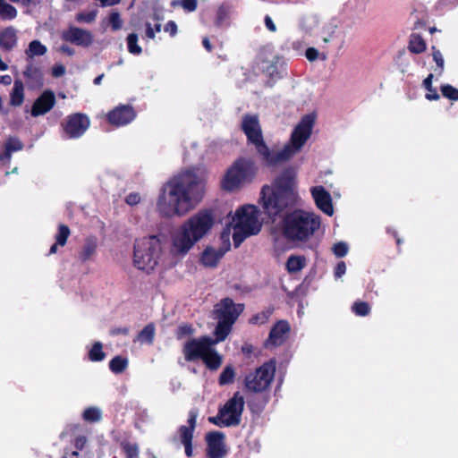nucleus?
<instances>
[{"label": "nucleus", "instance_id": "nucleus-47", "mask_svg": "<svg viewBox=\"0 0 458 458\" xmlns=\"http://www.w3.org/2000/svg\"><path fill=\"white\" fill-rule=\"evenodd\" d=\"M348 244L344 242H339L334 244L332 250L337 258H343L348 253Z\"/></svg>", "mask_w": 458, "mask_h": 458}, {"label": "nucleus", "instance_id": "nucleus-24", "mask_svg": "<svg viewBox=\"0 0 458 458\" xmlns=\"http://www.w3.org/2000/svg\"><path fill=\"white\" fill-rule=\"evenodd\" d=\"M98 249V239L93 236L88 237L79 253V258L82 262L88 261L93 258Z\"/></svg>", "mask_w": 458, "mask_h": 458}, {"label": "nucleus", "instance_id": "nucleus-54", "mask_svg": "<svg viewBox=\"0 0 458 458\" xmlns=\"http://www.w3.org/2000/svg\"><path fill=\"white\" fill-rule=\"evenodd\" d=\"M346 272V265L344 261H340L337 263L335 269V278H340Z\"/></svg>", "mask_w": 458, "mask_h": 458}, {"label": "nucleus", "instance_id": "nucleus-43", "mask_svg": "<svg viewBox=\"0 0 458 458\" xmlns=\"http://www.w3.org/2000/svg\"><path fill=\"white\" fill-rule=\"evenodd\" d=\"M70 235V229L68 226L64 225H61L58 229V233L55 236V240L57 244L60 246H64L66 243V241Z\"/></svg>", "mask_w": 458, "mask_h": 458}, {"label": "nucleus", "instance_id": "nucleus-63", "mask_svg": "<svg viewBox=\"0 0 458 458\" xmlns=\"http://www.w3.org/2000/svg\"><path fill=\"white\" fill-rule=\"evenodd\" d=\"M202 45L203 47H205V49L208 52H211L212 50V46H211V43L209 41V39L208 38H204L202 39Z\"/></svg>", "mask_w": 458, "mask_h": 458}, {"label": "nucleus", "instance_id": "nucleus-27", "mask_svg": "<svg viewBox=\"0 0 458 458\" xmlns=\"http://www.w3.org/2000/svg\"><path fill=\"white\" fill-rule=\"evenodd\" d=\"M285 266L289 273L300 272L306 266V259L304 256L291 255Z\"/></svg>", "mask_w": 458, "mask_h": 458}, {"label": "nucleus", "instance_id": "nucleus-5", "mask_svg": "<svg viewBox=\"0 0 458 458\" xmlns=\"http://www.w3.org/2000/svg\"><path fill=\"white\" fill-rule=\"evenodd\" d=\"M320 216L313 212L295 209L283 219L284 236L293 241L305 242L319 229Z\"/></svg>", "mask_w": 458, "mask_h": 458}, {"label": "nucleus", "instance_id": "nucleus-49", "mask_svg": "<svg viewBox=\"0 0 458 458\" xmlns=\"http://www.w3.org/2000/svg\"><path fill=\"white\" fill-rule=\"evenodd\" d=\"M109 23L113 30H118L123 26V21L117 12H113L109 15Z\"/></svg>", "mask_w": 458, "mask_h": 458}, {"label": "nucleus", "instance_id": "nucleus-62", "mask_svg": "<svg viewBox=\"0 0 458 458\" xmlns=\"http://www.w3.org/2000/svg\"><path fill=\"white\" fill-rule=\"evenodd\" d=\"M86 443V437H79L76 438L75 446L78 449H81Z\"/></svg>", "mask_w": 458, "mask_h": 458}, {"label": "nucleus", "instance_id": "nucleus-37", "mask_svg": "<svg viewBox=\"0 0 458 458\" xmlns=\"http://www.w3.org/2000/svg\"><path fill=\"white\" fill-rule=\"evenodd\" d=\"M101 410L97 407L87 408L82 413L83 420L88 422H98L101 420Z\"/></svg>", "mask_w": 458, "mask_h": 458}, {"label": "nucleus", "instance_id": "nucleus-29", "mask_svg": "<svg viewBox=\"0 0 458 458\" xmlns=\"http://www.w3.org/2000/svg\"><path fill=\"white\" fill-rule=\"evenodd\" d=\"M230 8L227 5H221L216 11L215 24L219 28H226L230 25Z\"/></svg>", "mask_w": 458, "mask_h": 458}, {"label": "nucleus", "instance_id": "nucleus-8", "mask_svg": "<svg viewBox=\"0 0 458 458\" xmlns=\"http://www.w3.org/2000/svg\"><path fill=\"white\" fill-rule=\"evenodd\" d=\"M161 242L155 235L137 239L134 243L133 263L142 271L149 273L157 265Z\"/></svg>", "mask_w": 458, "mask_h": 458}, {"label": "nucleus", "instance_id": "nucleus-26", "mask_svg": "<svg viewBox=\"0 0 458 458\" xmlns=\"http://www.w3.org/2000/svg\"><path fill=\"white\" fill-rule=\"evenodd\" d=\"M47 48L39 40L35 39L30 42L28 48L25 50V55L28 59H32L36 56H42L46 55Z\"/></svg>", "mask_w": 458, "mask_h": 458}, {"label": "nucleus", "instance_id": "nucleus-46", "mask_svg": "<svg viewBox=\"0 0 458 458\" xmlns=\"http://www.w3.org/2000/svg\"><path fill=\"white\" fill-rule=\"evenodd\" d=\"M173 4L181 5L186 12H194L198 6V0H176L173 2Z\"/></svg>", "mask_w": 458, "mask_h": 458}, {"label": "nucleus", "instance_id": "nucleus-21", "mask_svg": "<svg viewBox=\"0 0 458 458\" xmlns=\"http://www.w3.org/2000/svg\"><path fill=\"white\" fill-rule=\"evenodd\" d=\"M228 248L219 247L215 249L213 247H207L200 257L201 264L207 267H215L219 260L224 257Z\"/></svg>", "mask_w": 458, "mask_h": 458}, {"label": "nucleus", "instance_id": "nucleus-15", "mask_svg": "<svg viewBox=\"0 0 458 458\" xmlns=\"http://www.w3.org/2000/svg\"><path fill=\"white\" fill-rule=\"evenodd\" d=\"M225 437V434L220 431H212L207 434L208 458H224L227 454Z\"/></svg>", "mask_w": 458, "mask_h": 458}, {"label": "nucleus", "instance_id": "nucleus-33", "mask_svg": "<svg viewBox=\"0 0 458 458\" xmlns=\"http://www.w3.org/2000/svg\"><path fill=\"white\" fill-rule=\"evenodd\" d=\"M106 358V353L103 352V344L100 342H96L89 351V359L93 362L102 361Z\"/></svg>", "mask_w": 458, "mask_h": 458}, {"label": "nucleus", "instance_id": "nucleus-40", "mask_svg": "<svg viewBox=\"0 0 458 458\" xmlns=\"http://www.w3.org/2000/svg\"><path fill=\"white\" fill-rule=\"evenodd\" d=\"M352 310L357 316L364 317L369 314L370 307L368 302L365 301H356L352 306Z\"/></svg>", "mask_w": 458, "mask_h": 458}, {"label": "nucleus", "instance_id": "nucleus-60", "mask_svg": "<svg viewBox=\"0 0 458 458\" xmlns=\"http://www.w3.org/2000/svg\"><path fill=\"white\" fill-rule=\"evenodd\" d=\"M0 83L8 86L12 83V77L8 74L0 75Z\"/></svg>", "mask_w": 458, "mask_h": 458}, {"label": "nucleus", "instance_id": "nucleus-20", "mask_svg": "<svg viewBox=\"0 0 458 458\" xmlns=\"http://www.w3.org/2000/svg\"><path fill=\"white\" fill-rule=\"evenodd\" d=\"M316 206L327 216H332L334 208L332 198L323 186H316L310 190Z\"/></svg>", "mask_w": 458, "mask_h": 458}, {"label": "nucleus", "instance_id": "nucleus-9", "mask_svg": "<svg viewBox=\"0 0 458 458\" xmlns=\"http://www.w3.org/2000/svg\"><path fill=\"white\" fill-rule=\"evenodd\" d=\"M244 397L235 392L227 402L219 407L217 414L208 418V421L219 428L239 426L244 410Z\"/></svg>", "mask_w": 458, "mask_h": 458}, {"label": "nucleus", "instance_id": "nucleus-56", "mask_svg": "<svg viewBox=\"0 0 458 458\" xmlns=\"http://www.w3.org/2000/svg\"><path fill=\"white\" fill-rule=\"evenodd\" d=\"M59 51L63 54L69 55V56H72L75 54V50L66 44L60 46Z\"/></svg>", "mask_w": 458, "mask_h": 458}, {"label": "nucleus", "instance_id": "nucleus-23", "mask_svg": "<svg viewBox=\"0 0 458 458\" xmlns=\"http://www.w3.org/2000/svg\"><path fill=\"white\" fill-rule=\"evenodd\" d=\"M23 76L26 79L27 85L31 89L41 88L43 86V73L41 69L32 64H27L23 71Z\"/></svg>", "mask_w": 458, "mask_h": 458}, {"label": "nucleus", "instance_id": "nucleus-55", "mask_svg": "<svg viewBox=\"0 0 458 458\" xmlns=\"http://www.w3.org/2000/svg\"><path fill=\"white\" fill-rule=\"evenodd\" d=\"M140 200V196L138 193H130L125 199L126 203L130 206L138 204Z\"/></svg>", "mask_w": 458, "mask_h": 458}, {"label": "nucleus", "instance_id": "nucleus-14", "mask_svg": "<svg viewBox=\"0 0 458 458\" xmlns=\"http://www.w3.org/2000/svg\"><path fill=\"white\" fill-rule=\"evenodd\" d=\"M243 310V304H236L230 298H225L221 300L220 302L216 306V313L217 318L230 322L232 324H234Z\"/></svg>", "mask_w": 458, "mask_h": 458}, {"label": "nucleus", "instance_id": "nucleus-51", "mask_svg": "<svg viewBox=\"0 0 458 458\" xmlns=\"http://www.w3.org/2000/svg\"><path fill=\"white\" fill-rule=\"evenodd\" d=\"M164 30L165 32H168L170 34L171 37H174L177 33V25L175 23V21H169L165 28H164Z\"/></svg>", "mask_w": 458, "mask_h": 458}, {"label": "nucleus", "instance_id": "nucleus-50", "mask_svg": "<svg viewBox=\"0 0 458 458\" xmlns=\"http://www.w3.org/2000/svg\"><path fill=\"white\" fill-rule=\"evenodd\" d=\"M123 449L127 458H136L139 454V448L136 444L126 443L123 445Z\"/></svg>", "mask_w": 458, "mask_h": 458}, {"label": "nucleus", "instance_id": "nucleus-22", "mask_svg": "<svg viewBox=\"0 0 458 458\" xmlns=\"http://www.w3.org/2000/svg\"><path fill=\"white\" fill-rule=\"evenodd\" d=\"M17 34L18 30L13 26L2 30L0 31V48L5 52L12 51L18 43Z\"/></svg>", "mask_w": 458, "mask_h": 458}, {"label": "nucleus", "instance_id": "nucleus-12", "mask_svg": "<svg viewBox=\"0 0 458 458\" xmlns=\"http://www.w3.org/2000/svg\"><path fill=\"white\" fill-rule=\"evenodd\" d=\"M90 124L88 115L81 113H75L68 115L62 123L65 139H78L89 129Z\"/></svg>", "mask_w": 458, "mask_h": 458}, {"label": "nucleus", "instance_id": "nucleus-31", "mask_svg": "<svg viewBox=\"0 0 458 458\" xmlns=\"http://www.w3.org/2000/svg\"><path fill=\"white\" fill-rule=\"evenodd\" d=\"M128 367V359L120 355L114 357L109 361V369L114 374L123 372Z\"/></svg>", "mask_w": 458, "mask_h": 458}, {"label": "nucleus", "instance_id": "nucleus-44", "mask_svg": "<svg viewBox=\"0 0 458 458\" xmlns=\"http://www.w3.org/2000/svg\"><path fill=\"white\" fill-rule=\"evenodd\" d=\"M98 15L97 10H92L89 13H79L76 14L75 19L78 22L90 23L96 20Z\"/></svg>", "mask_w": 458, "mask_h": 458}, {"label": "nucleus", "instance_id": "nucleus-28", "mask_svg": "<svg viewBox=\"0 0 458 458\" xmlns=\"http://www.w3.org/2000/svg\"><path fill=\"white\" fill-rule=\"evenodd\" d=\"M233 325V324L230 322L218 319L217 325L215 329L216 339H213V341H216V344L219 342L224 341L227 337V335L230 334L232 330Z\"/></svg>", "mask_w": 458, "mask_h": 458}, {"label": "nucleus", "instance_id": "nucleus-1", "mask_svg": "<svg viewBox=\"0 0 458 458\" xmlns=\"http://www.w3.org/2000/svg\"><path fill=\"white\" fill-rule=\"evenodd\" d=\"M316 115H304L295 126L291 134L290 141L278 151L271 150L264 141L259 117L254 114H245L242 120V130L248 142L254 145L258 154L267 165H276L289 160L297 154L310 139L315 123Z\"/></svg>", "mask_w": 458, "mask_h": 458}, {"label": "nucleus", "instance_id": "nucleus-18", "mask_svg": "<svg viewBox=\"0 0 458 458\" xmlns=\"http://www.w3.org/2000/svg\"><path fill=\"white\" fill-rule=\"evenodd\" d=\"M136 116L132 106L121 105L111 110L107 115V121L115 126H124L134 120Z\"/></svg>", "mask_w": 458, "mask_h": 458}, {"label": "nucleus", "instance_id": "nucleus-48", "mask_svg": "<svg viewBox=\"0 0 458 458\" xmlns=\"http://www.w3.org/2000/svg\"><path fill=\"white\" fill-rule=\"evenodd\" d=\"M194 330L191 326L184 324L178 327L176 330V337L177 339H182L187 336H191L193 334Z\"/></svg>", "mask_w": 458, "mask_h": 458}, {"label": "nucleus", "instance_id": "nucleus-19", "mask_svg": "<svg viewBox=\"0 0 458 458\" xmlns=\"http://www.w3.org/2000/svg\"><path fill=\"white\" fill-rule=\"evenodd\" d=\"M55 104V96L50 89L45 90L34 102L31 115L37 117L49 112Z\"/></svg>", "mask_w": 458, "mask_h": 458}, {"label": "nucleus", "instance_id": "nucleus-59", "mask_svg": "<svg viewBox=\"0 0 458 458\" xmlns=\"http://www.w3.org/2000/svg\"><path fill=\"white\" fill-rule=\"evenodd\" d=\"M12 158V152H10L8 149L4 148V151L0 153V161H7L10 162Z\"/></svg>", "mask_w": 458, "mask_h": 458}, {"label": "nucleus", "instance_id": "nucleus-61", "mask_svg": "<svg viewBox=\"0 0 458 458\" xmlns=\"http://www.w3.org/2000/svg\"><path fill=\"white\" fill-rule=\"evenodd\" d=\"M426 98L428 100H437L439 98V95L437 90L434 89L431 92L426 94Z\"/></svg>", "mask_w": 458, "mask_h": 458}, {"label": "nucleus", "instance_id": "nucleus-17", "mask_svg": "<svg viewBox=\"0 0 458 458\" xmlns=\"http://www.w3.org/2000/svg\"><path fill=\"white\" fill-rule=\"evenodd\" d=\"M291 327L286 320L277 321L269 332L268 338L265 342L267 349L282 345L288 338Z\"/></svg>", "mask_w": 458, "mask_h": 458}, {"label": "nucleus", "instance_id": "nucleus-58", "mask_svg": "<svg viewBox=\"0 0 458 458\" xmlns=\"http://www.w3.org/2000/svg\"><path fill=\"white\" fill-rule=\"evenodd\" d=\"M432 80L433 74H428V77L423 81V87L428 91L431 92L434 89L432 87Z\"/></svg>", "mask_w": 458, "mask_h": 458}, {"label": "nucleus", "instance_id": "nucleus-6", "mask_svg": "<svg viewBox=\"0 0 458 458\" xmlns=\"http://www.w3.org/2000/svg\"><path fill=\"white\" fill-rule=\"evenodd\" d=\"M259 211L253 205H247L238 208L232 220L233 241L234 246L239 247L242 242L258 234L261 230V223L259 220Z\"/></svg>", "mask_w": 458, "mask_h": 458}, {"label": "nucleus", "instance_id": "nucleus-38", "mask_svg": "<svg viewBox=\"0 0 458 458\" xmlns=\"http://www.w3.org/2000/svg\"><path fill=\"white\" fill-rule=\"evenodd\" d=\"M153 20L158 21L159 18L157 14L153 16ZM146 27V37L149 39H154L156 33H158L161 31V23L157 22L152 26V24L148 21L145 23Z\"/></svg>", "mask_w": 458, "mask_h": 458}, {"label": "nucleus", "instance_id": "nucleus-30", "mask_svg": "<svg viewBox=\"0 0 458 458\" xmlns=\"http://www.w3.org/2000/svg\"><path fill=\"white\" fill-rule=\"evenodd\" d=\"M18 15L17 9L6 3V0H0V18L4 21H13Z\"/></svg>", "mask_w": 458, "mask_h": 458}, {"label": "nucleus", "instance_id": "nucleus-2", "mask_svg": "<svg viewBox=\"0 0 458 458\" xmlns=\"http://www.w3.org/2000/svg\"><path fill=\"white\" fill-rule=\"evenodd\" d=\"M204 183L193 171L182 172L162 189L157 200V210L165 217L182 216L190 212L201 199Z\"/></svg>", "mask_w": 458, "mask_h": 458}, {"label": "nucleus", "instance_id": "nucleus-13", "mask_svg": "<svg viewBox=\"0 0 458 458\" xmlns=\"http://www.w3.org/2000/svg\"><path fill=\"white\" fill-rule=\"evenodd\" d=\"M197 417V411L191 410L189 412L187 425H182L178 428L180 441L184 446V451L187 457H191L193 455L192 438L193 432L196 428Z\"/></svg>", "mask_w": 458, "mask_h": 458}, {"label": "nucleus", "instance_id": "nucleus-34", "mask_svg": "<svg viewBox=\"0 0 458 458\" xmlns=\"http://www.w3.org/2000/svg\"><path fill=\"white\" fill-rule=\"evenodd\" d=\"M155 335V327L153 324L147 325L138 335V341L142 344H152Z\"/></svg>", "mask_w": 458, "mask_h": 458}, {"label": "nucleus", "instance_id": "nucleus-25", "mask_svg": "<svg viewBox=\"0 0 458 458\" xmlns=\"http://www.w3.org/2000/svg\"><path fill=\"white\" fill-rule=\"evenodd\" d=\"M24 101V86L21 80H15L10 94V105L20 106Z\"/></svg>", "mask_w": 458, "mask_h": 458}, {"label": "nucleus", "instance_id": "nucleus-35", "mask_svg": "<svg viewBox=\"0 0 458 458\" xmlns=\"http://www.w3.org/2000/svg\"><path fill=\"white\" fill-rule=\"evenodd\" d=\"M235 377V370L233 366H226L221 372L218 383L220 386H226L233 383Z\"/></svg>", "mask_w": 458, "mask_h": 458}, {"label": "nucleus", "instance_id": "nucleus-64", "mask_svg": "<svg viewBox=\"0 0 458 458\" xmlns=\"http://www.w3.org/2000/svg\"><path fill=\"white\" fill-rule=\"evenodd\" d=\"M9 1L12 3H14V4H21L24 6H29L32 2V0H9Z\"/></svg>", "mask_w": 458, "mask_h": 458}, {"label": "nucleus", "instance_id": "nucleus-32", "mask_svg": "<svg viewBox=\"0 0 458 458\" xmlns=\"http://www.w3.org/2000/svg\"><path fill=\"white\" fill-rule=\"evenodd\" d=\"M426 49L424 39L417 34H412L409 42V50L415 54H420Z\"/></svg>", "mask_w": 458, "mask_h": 458}, {"label": "nucleus", "instance_id": "nucleus-41", "mask_svg": "<svg viewBox=\"0 0 458 458\" xmlns=\"http://www.w3.org/2000/svg\"><path fill=\"white\" fill-rule=\"evenodd\" d=\"M272 314V310H263L250 318V323L253 325L265 324Z\"/></svg>", "mask_w": 458, "mask_h": 458}, {"label": "nucleus", "instance_id": "nucleus-36", "mask_svg": "<svg viewBox=\"0 0 458 458\" xmlns=\"http://www.w3.org/2000/svg\"><path fill=\"white\" fill-rule=\"evenodd\" d=\"M127 48L130 54L134 55H140L142 53V48L138 44V35L136 33H131L127 36Z\"/></svg>", "mask_w": 458, "mask_h": 458}, {"label": "nucleus", "instance_id": "nucleus-42", "mask_svg": "<svg viewBox=\"0 0 458 458\" xmlns=\"http://www.w3.org/2000/svg\"><path fill=\"white\" fill-rule=\"evenodd\" d=\"M440 89H441L442 95L445 98H446L450 100H454V101L458 100V89L456 88H454L449 84H445V85L441 86Z\"/></svg>", "mask_w": 458, "mask_h": 458}, {"label": "nucleus", "instance_id": "nucleus-10", "mask_svg": "<svg viewBox=\"0 0 458 458\" xmlns=\"http://www.w3.org/2000/svg\"><path fill=\"white\" fill-rule=\"evenodd\" d=\"M256 166L252 160L240 158L228 169L223 180V187L233 191L242 184L250 182L256 174Z\"/></svg>", "mask_w": 458, "mask_h": 458}, {"label": "nucleus", "instance_id": "nucleus-39", "mask_svg": "<svg viewBox=\"0 0 458 458\" xmlns=\"http://www.w3.org/2000/svg\"><path fill=\"white\" fill-rule=\"evenodd\" d=\"M4 148L10 152L20 151L23 148V143L17 137H9L4 143Z\"/></svg>", "mask_w": 458, "mask_h": 458}, {"label": "nucleus", "instance_id": "nucleus-4", "mask_svg": "<svg viewBox=\"0 0 458 458\" xmlns=\"http://www.w3.org/2000/svg\"><path fill=\"white\" fill-rule=\"evenodd\" d=\"M214 216L210 210H202L191 216L171 233V250L184 256L212 228Z\"/></svg>", "mask_w": 458, "mask_h": 458}, {"label": "nucleus", "instance_id": "nucleus-45", "mask_svg": "<svg viewBox=\"0 0 458 458\" xmlns=\"http://www.w3.org/2000/svg\"><path fill=\"white\" fill-rule=\"evenodd\" d=\"M432 50H433V53H432L433 60L435 61V63L437 66V69L439 71L438 73L442 74L444 72V69H445V60H444L443 55L440 52V50L437 49L435 47H432Z\"/></svg>", "mask_w": 458, "mask_h": 458}, {"label": "nucleus", "instance_id": "nucleus-16", "mask_svg": "<svg viewBox=\"0 0 458 458\" xmlns=\"http://www.w3.org/2000/svg\"><path fill=\"white\" fill-rule=\"evenodd\" d=\"M61 38L66 42L82 47H89L93 43V35L89 30L75 26H70L64 30Z\"/></svg>", "mask_w": 458, "mask_h": 458}, {"label": "nucleus", "instance_id": "nucleus-11", "mask_svg": "<svg viewBox=\"0 0 458 458\" xmlns=\"http://www.w3.org/2000/svg\"><path fill=\"white\" fill-rule=\"evenodd\" d=\"M276 372V362H265L255 371L249 373L244 379L245 388L252 393L266 391L272 383Z\"/></svg>", "mask_w": 458, "mask_h": 458}, {"label": "nucleus", "instance_id": "nucleus-3", "mask_svg": "<svg viewBox=\"0 0 458 458\" xmlns=\"http://www.w3.org/2000/svg\"><path fill=\"white\" fill-rule=\"evenodd\" d=\"M296 172L284 169L274 181L272 186H264L261 191L263 208L270 217L279 215L284 209L296 203Z\"/></svg>", "mask_w": 458, "mask_h": 458}, {"label": "nucleus", "instance_id": "nucleus-57", "mask_svg": "<svg viewBox=\"0 0 458 458\" xmlns=\"http://www.w3.org/2000/svg\"><path fill=\"white\" fill-rule=\"evenodd\" d=\"M264 21H265V25L268 30H270L272 32H275L276 30V27L269 15H266Z\"/></svg>", "mask_w": 458, "mask_h": 458}, {"label": "nucleus", "instance_id": "nucleus-53", "mask_svg": "<svg viewBox=\"0 0 458 458\" xmlns=\"http://www.w3.org/2000/svg\"><path fill=\"white\" fill-rule=\"evenodd\" d=\"M318 55V51L314 47H309L305 52L306 58L310 62L317 60Z\"/></svg>", "mask_w": 458, "mask_h": 458}, {"label": "nucleus", "instance_id": "nucleus-7", "mask_svg": "<svg viewBox=\"0 0 458 458\" xmlns=\"http://www.w3.org/2000/svg\"><path fill=\"white\" fill-rule=\"evenodd\" d=\"M215 344L216 341L209 336L188 341L183 347L185 360L201 359L210 370H216L222 364V356L212 348Z\"/></svg>", "mask_w": 458, "mask_h": 458}, {"label": "nucleus", "instance_id": "nucleus-52", "mask_svg": "<svg viewBox=\"0 0 458 458\" xmlns=\"http://www.w3.org/2000/svg\"><path fill=\"white\" fill-rule=\"evenodd\" d=\"M52 75L55 78H59L65 73V67L63 64H55L52 67Z\"/></svg>", "mask_w": 458, "mask_h": 458}]
</instances>
